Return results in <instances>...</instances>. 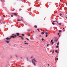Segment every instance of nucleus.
Returning <instances> with one entry per match:
<instances>
[{"label":"nucleus","instance_id":"obj_1","mask_svg":"<svg viewBox=\"0 0 67 67\" xmlns=\"http://www.w3.org/2000/svg\"><path fill=\"white\" fill-rule=\"evenodd\" d=\"M16 36H16V35H15V34H13L12 35V36H11L10 37L11 38H15V37H16Z\"/></svg>","mask_w":67,"mask_h":67},{"label":"nucleus","instance_id":"obj_2","mask_svg":"<svg viewBox=\"0 0 67 67\" xmlns=\"http://www.w3.org/2000/svg\"><path fill=\"white\" fill-rule=\"evenodd\" d=\"M11 38H9V37H7L6 38V39L7 40H10Z\"/></svg>","mask_w":67,"mask_h":67},{"label":"nucleus","instance_id":"obj_3","mask_svg":"<svg viewBox=\"0 0 67 67\" xmlns=\"http://www.w3.org/2000/svg\"><path fill=\"white\" fill-rule=\"evenodd\" d=\"M57 41H58V39H57L55 38L54 39V42L56 43Z\"/></svg>","mask_w":67,"mask_h":67},{"label":"nucleus","instance_id":"obj_4","mask_svg":"<svg viewBox=\"0 0 67 67\" xmlns=\"http://www.w3.org/2000/svg\"><path fill=\"white\" fill-rule=\"evenodd\" d=\"M16 35H17L16 36H19V35H20V33H16Z\"/></svg>","mask_w":67,"mask_h":67},{"label":"nucleus","instance_id":"obj_5","mask_svg":"<svg viewBox=\"0 0 67 67\" xmlns=\"http://www.w3.org/2000/svg\"><path fill=\"white\" fill-rule=\"evenodd\" d=\"M14 15H15V16H16V15H17V13H14Z\"/></svg>","mask_w":67,"mask_h":67},{"label":"nucleus","instance_id":"obj_6","mask_svg":"<svg viewBox=\"0 0 67 67\" xmlns=\"http://www.w3.org/2000/svg\"><path fill=\"white\" fill-rule=\"evenodd\" d=\"M21 40H24V38L23 37H22V36H21Z\"/></svg>","mask_w":67,"mask_h":67},{"label":"nucleus","instance_id":"obj_7","mask_svg":"<svg viewBox=\"0 0 67 67\" xmlns=\"http://www.w3.org/2000/svg\"><path fill=\"white\" fill-rule=\"evenodd\" d=\"M33 60L34 62H37V61L35 60V58L33 59Z\"/></svg>","mask_w":67,"mask_h":67},{"label":"nucleus","instance_id":"obj_8","mask_svg":"<svg viewBox=\"0 0 67 67\" xmlns=\"http://www.w3.org/2000/svg\"><path fill=\"white\" fill-rule=\"evenodd\" d=\"M32 63L34 64H35V62H34V61H33V60H32Z\"/></svg>","mask_w":67,"mask_h":67},{"label":"nucleus","instance_id":"obj_9","mask_svg":"<svg viewBox=\"0 0 67 67\" xmlns=\"http://www.w3.org/2000/svg\"><path fill=\"white\" fill-rule=\"evenodd\" d=\"M1 1L2 2H5V1L4 0H1Z\"/></svg>","mask_w":67,"mask_h":67},{"label":"nucleus","instance_id":"obj_10","mask_svg":"<svg viewBox=\"0 0 67 67\" xmlns=\"http://www.w3.org/2000/svg\"><path fill=\"white\" fill-rule=\"evenodd\" d=\"M34 27L35 28H37V25H35L34 26Z\"/></svg>","mask_w":67,"mask_h":67},{"label":"nucleus","instance_id":"obj_11","mask_svg":"<svg viewBox=\"0 0 67 67\" xmlns=\"http://www.w3.org/2000/svg\"><path fill=\"white\" fill-rule=\"evenodd\" d=\"M6 42L8 43H9V41H6Z\"/></svg>","mask_w":67,"mask_h":67},{"label":"nucleus","instance_id":"obj_12","mask_svg":"<svg viewBox=\"0 0 67 67\" xmlns=\"http://www.w3.org/2000/svg\"><path fill=\"white\" fill-rule=\"evenodd\" d=\"M52 24H53V25H55V24L53 22L52 23Z\"/></svg>","mask_w":67,"mask_h":67},{"label":"nucleus","instance_id":"obj_13","mask_svg":"<svg viewBox=\"0 0 67 67\" xmlns=\"http://www.w3.org/2000/svg\"><path fill=\"white\" fill-rule=\"evenodd\" d=\"M62 30H59V33H60V32H62Z\"/></svg>","mask_w":67,"mask_h":67},{"label":"nucleus","instance_id":"obj_14","mask_svg":"<svg viewBox=\"0 0 67 67\" xmlns=\"http://www.w3.org/2000/svg\"><path fill=\"white\" fill-rule=\"evenodd\" d=\"M26 40H27V41H29V39L27 38H26Z\"/></svg>","mask_w":67,"mask_h":67},{"label":"nucleus","instance_id":"obj_15","mask_svg":"<svg viewBox=\"0 0 67 67\" xmlns=\"http://www.w3.org/2000/svg\"><path fill=\"white\" fill-rule=\"evenodd\" d=\"M17 21H18V22H20V21H21V20H19V19H18V20H17Z\"/></svg>","mask_w":67,"mask_h":67},{"label":"nucleus","instance_id":"obj_16","mask_svg":"<svg viewBox=\"0 0 67 67\" xmlns=\"http://www.w3.org/2000/svg\"><path fill=\"white\" fill-rule=\"evenodd\" d=\"M44 34V32H42L41 34L43 35V34Z\"/></svg>","mask_w":67,"mask_h":67},{"label":"nucleus","instance_id":"obj_17","mask_svg":"<svg viewBox=\"0 0 67 67\" xmlns=\"http://www.w3.org/2000/svg\"><path fill=\"white\" fill-rule=\"evenodd\" d=\"M46 35H47L48 34V33L47 32H45Z\"/></svg>","mask_w":67,"mask_h":67},{"label":"nucleus","instance_id":"obj_18","mask_svg":"<svg viewBox=\"0 0 67 67\" xmlns=\"http://www.w3.org/2000/svg\"><path fill=\"white\" fill-rule=\"evenodd\" d=\"M25 44H26V45H28V44H29V43H25Z\"/></svg>","mask_w":67,"mask_h":67},{"label":"nucleus","instance_id":"obj_19","mask_svg":"<svg viewBox=\"0 0 67 67\" xmlns=\"http://www.w3.org/2000/svg\"><path fill=\"white\" fill-rule=\"evenodd\" d=\"M28 35H29V36H31V35L30 34H27Z\"/></svg>","mask_w":67,"mask_h":67},{"label":"nucleus","instance_id":"obj_20","mask_svg":"<svg viewBox=\"0 0 67 67\" xmlns=\"http://www.w3.org/2000/svg\"><path fill=\"white\" fill-rule=\"evenodd\" d=\"M59 44V42H58L57 43V45H58Z\"/></svg>","mask_w":67,"mask_h":67},{"label":"nucleus","instance_id":"obj_21","mask_svg":"<svg viewBox=\"0 0 67 67\" xmlns=\"http://www.w3.org/2000/svg\"><path fill=\"white\" fill-rule=\"evenodd\" d=\"M59 25H62V23H59Z\"/></svg>","mask_w":67,"mask_h":67},{"label":"nucleus","instance_id":"obj_22","mask_svg":"<svg viewBox=\"0 0 67 67\" xmlns=\"http://www.w3.org/2000/svg\"><path fill=\"white\" fill-rule=\"evenodd\" d=\"M48 36V35H46V37H47Z\"/></svg>","mask_w":67,"mask_h":67},{"label":"nucleus","instance_id":"obj_23","mask_svg":"<svg viewBox=\"0 0 67 67\" xmlns=\"http://www.w3.org/2000/svg\"><path fill=\"white\" fill-rule=\"evenodd\" d=\"M42 41H44V38H42Z\"/></svg>","mask_w":67,"mask_h":67},{"label":"nucleus","instance_id":"obj_24","mask_svg":"<svg viewBox=\"0 0 67 67\" xmlns=\"http://www.w3.org/2000/svg\"><path fill=\"white\" fill-rule=\"evenodd\" d=\"M26 58L27 60H29V59H28V58H27V57H26Z\"/></svg>","mask_w":67,"mask_h":67},{"label":"nucleus","instance_id":"obj_25","mask_svg":"<svg viewBox=\"0 0 67 67\" xmlns=\"http://www.w3.org/2000/svg\"><path fill=\"white\" fill-rule=\"evenodd\" d=\"M54 53V50H53V52L52 54H53Z\"/></svg>","mask_w":67,"mask_h":67},{"label":"nucleus","instance_id":"obj_26","mask_svg":"<svg viewBox=\"0 0 67 67\" xmlns=\"http://www.w3.org/2000/svg\"><path fill=\"white\" fill-rule=\"evenodd\" d=\"M53 44H54V42H52V45H53Z\"/></svg>","mask_w":67,"mask_h":67},{"label":"nucleus","instance_id":"obj_27","mask_svg":"<svg viewBox=\"0 0 67 67\" xmlns=\"http://www.w3.org/2000/svg\"><path fill=\"white\" fill-rule=\"evenodd\" d=\"M57 59V57H55V60H56Z\"/></svg>","mask_w":67,"mask_h":67},{"label":"nucleus","instance_id":"obj_28","mask_svg":"<svg viewBox=\"0 0 67 67\" xmlns=\"http://www.w3.org/2000/svg\"><path fill=\"white\" fill-rule=\"evenodd\" d=\"M60 16H62V14H60Z\"/></svg>","mask_w":67,"mask_h":67},{"label":"nucleus","instance_id":"obj_29","mask_svg":"<svg viewBox=\"0 0 67 67\" xmlns=\"http://www.w3.org/2000/svg\"><path fill=\"white\" fill-rule=\"evenodd\" d=\"M11 17H13V15H12L11 16Z\"/></svg>","mask_w":67,"mask_h":67},{"label":"nucleus","instance_id":"obj_30","mask_svg":"<svg viewBox=\"0 0 67 67\" xmlns=\"http://www.w3.org/2000/svg\"><path fill=\"white\" fill-rule=\"evenodd\" d=\"M37 30H38V31H40V30H39V29H38H38H37Z\"/></svg>","mask_w":67,"mask_h":67},{"label":"nucleus","instance_id":"obj_31","mask_svg":"<svg viewBox=\"0 0 67 67\" xmlns=\"http://www.w3.org/2000/svg\"><path fill=\"white\" fill-rule=\"evenodd\" d=\"M22 36H24V35H24V34H22Z\"/></svg>","mask_w":67,"mask_h":67},{"label":"nucleus","instance_id":"obj_32","mask_svg":"<svg viewBox=\"0 0 67 67\" xmlns=\"http://www.w3.org/2000/svg\"><path fill=\"white\" fill-rule=\"evenodd\" d=\"M57 50H55V53H57Z\"/></svg>","mask_w":67,"mask_h":67},{"label":"nucleus","instance_id":"obj_33","mask_svg":"<svg viewBox=\"0 0 67 67\" xmlns=\"http://www.w3.org/2000/svg\"><path fill=\"white\" fill-rule=\"evenodd\" d=\"M58 46H57L56 47V48H58Z\"/></svg>","mask_w":67,"mask_h":67},{"label":"nucleus","instance_id":"obj_34","mask_svg":"<svg viewBox=\"0 0 67 67\" xmlns=\"http://www.w3.org/2000/svg\"><path fill=\"white\" fill-rule=\"evenodd\" d=\"M53 41V40H52L51 41V42H52V41Z\"/></svg>","mask_w":67,"mask_h":67},{"label":"nucleus","instance_id":"obj_35","mask_svg":"<svg viewBox=\"0 0 67 67\" xmlns=\"http://www.w3.org/2000/svg\"><path fill=\"white\" fill-rule=\"evenodd\" d=\"M55 22H58V21H57V20H56V21H55Z\"/></svg>","mask_w":67,"mask_h":67},{"label":"nucleus","instance_id":"obj_36","mask_svg":"<svg viewBox=\"0 0 67 67\" xmlns=\"http://www.w3.org/2000/svg\"><path fill=\"white\" fill-rule=\"evenodd\" d=\"M58 60V58H57L56 60Z\"/></svg>","mask_w":67,"mask_h":67},{"label":"nucleus","instance_id":"obj_37","mask_svg":"<svg viewBox=\"0 0 67 67\" xmlns=\"http://www.w3.org/2000/svg\"><path fill=\"white\" fill-rule=\"evenodd\" d=\"M49 45V44H48L47 45V46H48Z\"/></svg>","mask_w":67,"mask_h":67},{"label":"nucleus","instance_id":"obj_38","mask_svg":"<svg viewBox=\"0 0 67 67\" xmlns=\"http://www.w3.org/2000/svg\"><path fill=\"white\" fill-rule=\"evenodd\" d=\"M45 31H47L48 30H47V29H46V30H45Z\"/></svg>","mask_w":67,"mask_h":67},{"label":"nucleus","instance_id":"obj_39","mask_svg":"<svg viewBox=\"0 0 67 67\" xmlns=\"http://www.w3.org/2000/svg\"><path fill=\"white\" fill-rule=\"evenodd\" d=\"M59 52H58V51L57 52V54H58V53H59Z\"/></svg>","mask_w":67,"mask_h":67},{"label":"nucleus","instance_id":"obj_40","mask_svg":"<svg viewBox=\"0 0 67 67\" xmlns=\"http://www.w3.org/2000/svg\"><path fill=\"white\" fill-rule=\"evenodd\" d=\"M58 35H59V33H58Z\"/></svg>","mask_w":67,"mask_h":67},{"label":"nucleus","instance_id":"obj_41","mask_svg":"<svg viewBox=\"0 0 67 67\" xmlns=\"http://www.w3.org/2000/svg\"><path fill=\"white\" fill-rule=\"evenodd\" d=\"M31 58H33V56H32V57H31Z\"/></svg>","mask_w":67,"mask_h":67},{"label":"nucleus","instance_id":"obj_42","mask_svg":"<svg viewBox=\"0 0 67 67\" xmlns=\"http://www.w3.org/2000/svg\"><path fill=\"white\" fill-rule=\"evenodd\" d=\"M39 36H40V37H41V36H41V35H40Z\"/></svg>","mask_w":67,"mask_h":67},{"label":"nucleus","instance_id":"obj_43","mask_svg":"<svg viewBox=\"0 0 67 67\" xmlns=\"http://www.w3.org/2000/svg\"><path fill=\"white\" fill-rule=\"evenodd\" d=\"M15 56H16V57H18L16 55Z\"/></svg>","mask_w":67,"mask_h":67},{"label":"nucleus","instance_id":"obj_44","mask_svg":"<svg viewBox=\"0 0 67 67\" xmlns=\"http://www.w3.org/2000/svg\"><path fill=\"white\" fill-rule=\"evenodd\" d=\"M55 22V21H53V22L54 23V22Z\"/></svg>","mask_w":67,"mask_h":67},{"label":"nucleus","instance_id":"obj_45","mask_svg":"<svg viewBox=\"0 0 67 67\" xmlns=\"http://www.w3.org/2000/svg\"><path fill=\"white\" fill-rule=\"evenodd\" d=\"M41 31H43V29H41Z\"/></svg>","mask_w":67,"mask_h":67},{"label":"nucleus","instance_id":"obj_46","mask_svg":"<svg viewBox=\"0 0 67 67\" xmlns=\"http://www.w3.org/2000/svg\"><path fill=\"white\" fill-rule=\"evenodd\" d=\"M48 66H49V64H48L47 65Z\"/></svg>","mask_w":67,"mask_h":67},{"label":"nucleus","instance_id":"obj_47","mask_svg":"<svg viewBox=\"0 0 67 67\" xmlns=\"http://www.w3.org/2000/svg\"><path fill=\"white\" fill-rule=\"evenodd\" d=\"M3 16H4V17H5V15H3Z\"/></svg>","mask_w":67,"mask_h":67},{"label":"nucleus","instance_id":"obj_48","mask_svg":"<svg viewBox=\"0 0 67 67\" xmlns=\"http://www.w3.org/2000/svg\"><path fill=\"white\" fill-rule=\"evenodd\" d=\"M36 37V38H38V37Z\"/></svg>","mask_w":67,"mask_h":67},{"label":"nucleus","instance_id":"obj_49","mask_svg":"<svg viewBox=\"0 0 67 67\" xmlns=\"http://www.w3.org/2000/svg\"><path fill=\"white\" fill-rule=\"evenodd\" d=\"M57 23L58 24V21L57 22Z\"/></svg>","mask_w":67,"mask_h":67},{"label":"nucleus","instance_id":"obj_50","mask_svg":"<svg viewBox=\"0 0 67 67\" xmlns=\"http://www.w3.org/2000/svg\"><path fill=\"white\" fill-rule=\"evenodd\" d=\"M12 14H14V13H12Z\"/></svg>","mask_w":67,"mask_h":67},{"label":"nucleus","instance_id":"obj_51","mask_svg":"<svg viewBox=\"0 0 67 67\" xmlns=\"http://www.w3.org/2000/svg\"><path fill=\"white\" fill-rule=\"evenodd\" d=\"M63 30H64V28H63Z\"/></svg>","mask_w":67,"mask_h":67},{"label":"nucleus","instance_id":"obj_52","mask_svg":"<svg viewBox=\"0 0 67 67\" xmlns=\"http://www.w3.org/2000/svg\"><path fill=\"white\" fill-rule=\"evenodd\" d=\"M34 35H32V36H33Z\"/></svg>","mask_w":67,"mask_h":67},{"label":"nucleus","instance_id":"obj_53","mask_svg":"<svg viewBox=\"0 0 67 67\" xmlns=\"http://www.w3.org/2000/svg\"><path fill=\"white\" fill-rule=\"evenodd\" d=\"M21 59H22V57H21Z\"/></svg>","mask_w":67,"mask_h":67},{"label":"nucleus","instance_id":"obj_54","mask_svg":"<svg viewBox=\"0 0 67 67\" xmlns=\"http://www.w3.org/2000/svg\"><path fill=\"white\" fill-rule=\"evenodd\" d=\"M24 43H26V41H25Z\"/></svg>","mask_w":67,"mask_h":67},{"label":"nucleus","instance_id":"obj_55","mask_svg":"<svg viewBox=\"0 0 67 67\" xmlns=\"http://www.w3.org/2000/svg\"><path fill=\"white\" fill-rule=\"evenodd\" d=\"M66 19H67V17H66Z\"/></svg>","mask_w":67,"mask_h":67},{"label":"nucleus","instance_id":"obj_56","mask_svg":"<svg viewBox=\"0 0 67 67\" xmlns=\"http://www.w3.org/2000/svg\"><path fill=\"white\" fill-rule=\"evenodd\" d=\"M21 20H22V21H23V19H21Z\"/></svg>","mask_w":67,"mask_h":67},{"label":"nucleus","instance_id":"obj_57","mask_svg":"<svg viewBox=\"0 0 67 67\" xmlns=\"http://www.w3.org/2000/svg\"><path fill=\"white\" fill-rule=\"evenodd\" d=\"M34 65H35V64H34Z\"/></svg>","mask_w":67,"mask_h":67},{"label":"nucleus","instance_id":"obj_58","mask_svg":"<svg viewBox=\"0 0 67 67\" xmlns=\"http://www.w3.org/2000/svg\"><path fill=\"white\" fill-rule=\"evenodd\" d=\"M21 36H19V37H21Z\"/></svg>","mask_w":67,"mask_h":67},{"label":"nucleus","instance_id":"obj_59","mask_svg":"<svg viewBox=\"0 0 67 67\" xmlns=\"http://www.w3.org/2000/svg\"><path fill=\"white\" fill-rule=\"evenodd\" d=\"M1 23V21H0V23Z\"/></svg>","mask_w":67,"mask_h":67},{"label":"nucleus","instance_id":"obj_60","mask_svg":"<svg viewBox=\"0 0 67 67\" xmlns=\"http://www.w3.org/2000/svg\"><path fill=\"white\" fill-rule=\"evenodd\" d=\"M59 36L60 37V35H59Z\"/></svg>","mask_w":67,"mask_h":67},{"label":"nucleus","instance_id":"obj_61","mask_svg":"<svg viewBox=\"0 0 67 67\" xmlns=\"http://www.w3.org/2000/svg\"><path fill=\"white\" fill-rule=\"evenodd\" d=\"M63 31H64H64H65L63 30Z\"/></svg>","mask_w":67,"mask_h":67}]
</instances>
